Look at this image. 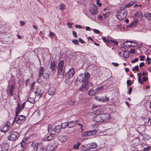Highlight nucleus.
Returning a JSON list of instances; mask_svg holds the SVG:
<instances>
[{"label": "nucleus", "instance_id": "obj_1", "mask_svg": "<svg viewBox=\"0 0 151 151\" xmlns=\"http://www.w3.org/2000/svg\"><path fill=\"white\" fill-rule=\"evenodd\" d=\"M64 62L62 60H60L58 63L57 67L58 70L57 76L59 78L63 77L65 73V66H64Z\"/></svg>", "mask_w": 151, "mask_h": 151}, {"label": "nucleus", "instance_id": "obj_2", "mask_svg": "<svg viewBox=\"0 0 151 151\" xmlns=\"http://www.w3.org/2000/svg\"><path fill=\"white\" fill-rule=\"evenodd\" d=\"M90 76V75L88 73L80 74L78 76L77 80L75 81V84H76V83L78 81L80 82H82V83L86 82L88 81Z\"/></svg>", "mask_w": 151, "mask_h": 151}, {"label": "nucleus", "instance_id": "obj_3", "mask_svg": "<svg viewBox=\"0 0 151 151\" xmlns=\"http://www.w3.org/2000/svg\"><path fill=\"white\" fill-rule=\"evenodd\" d=\"M142 17V14L141 12H139L135 14L134 16V21L128 26V27H132L135 26L137 24L138 21V19H141Z\"/></svg>", "mask_w": 151, "mask_h": 151}, {"label": "nucleus", "instance_id": "obj_4", "mask_svg": "<svg viewBox=\"0 0 151 151\" xmlns=\"http://www.w3.org/2000/svg\"><path fill=\"white\" fill-rule=\"evenodd\" d=\"M58 145V142L54 141L49 144L45 149V151H54L57 148Z\"/></svg>", "mask_w": 151, "mask_h": 151}, {"label": "nucleus", "instance_id": "obj_5", "mask_svg": "<svg viewBox=\"0 0 151 151\" xmlns=\"http://www.w3.org/2000/svg\"><path fill=\"white\" fill-rule=\"evenodd\" d=\"M127 12L126 11L121 10L117 12L116 16L118 19L120 20H123L126 17Z\"/></svg>", "mask_w": 151, "mask_h": 151}, {"label": "nucleus", "instance_id": "obj_6", "mask_svg": "<svg viewBox=\"0 0 151 151\" xmlns=\"http://www.w3.org/2000/svg\"><path fill=\"white\" fill-rule=\"evenodd\" d=\"M25 102H24L20 106V104L19 103L17 104V106L16 108V117L14 118L12 124H13L15 121L17 116L19 113L21 111L25 106Z\"/></svg>", "mask_w": 151, "mask_h": 151}, {"label": "nucleus", "instance_id": "obj_7", "mask_svg": "<svg viewBox=\"0 0 151 151\" xmlns=\"http://www.w3.org/2000/svg\"><path fill=\"white\" fill-rule=\"evenodd\" d=\"M44 71H45L44 68L42 67H41L39 71V75L38 76L39 78H40L42 77V76H43V78L45 79H47L49 77V74L48 73L45 72L43 74V72Z\"/></svg>", "mask_w": 151, "mask_h": 151}, {"label": "nucleus", "instance_id": "obj_8", "mask_svg": "<svg viewBox=\"0 0 151 151\" xmlns=\"http://www.w3.org/2000/svg\"><path fill=\"white\" fill-rule=\"evenodd\" d=\"M56 134L54 133H48L45 136L44 139L45 141H49L53 139Z\"/></svg>", "mask_w": 151, "mask_h": 151}, {"label": "nucleus", "instance_id": "obj_9", "mask_svg": "<svg viewBox=\"0 0 151 151\" xmlns=\"http://www.w3.org/2000/svg\"><path fill=\"white\" fill-rule=\"evenodd\" d=\"M19 137L18 133H13L8 137V139L9 141H13L16 140Z\"/></svg>", "mask_w": 151, "mask_h": 151}, {"label": "nucleus", "instance_id": "obj_10", "mask_svg": "<svg viewBox=\"0 0 151 151\" xmlns=\"http://www.w3.org/2000/svg\"><path fill=\"white\" fill-rule=\"evenodd\" d=\"M25 119V117L22 115H19L18 116L17 119L16 121V123L20 125L24 122Z\"/></svg>", "mask_w": 151, "mask_h": 151}, {"label": "nucleus", "instance_id": "obj_11", "mask_svg": "<svg viewBox=\"0 0 151 151\" xmlns=\"http://www.w3.org/2000/svg\"><path fill=\"white\" fill-rule=\"evenodd\" d=\"M89 11L92 15H96L97 13V7L95 4H93L89 9Z\"/></svg>", "mask_w": 151, "mask_h": 151}, {"label": "nucleus", "instance_id": "obj_12", "mask_svg": "<svg viewBox=\"0 0 151 151\" xmlns=\"http://www.w3.org/2000/svg\"><path fill=\"white\" fill-rule=\"evenodd\" d=\"M75 73V70L73 68L69 69L68 73L66 74V76L67 78H70L72 77L74 75Z\"/></svg>", "mask_w": 151, "mask_h": 151}, {"label": "nucleus", "instance_id": "obj_13", "mask_svg": "<svg viewBox=\"0 0 151 151\" xmlns=\"http://www.w3.org/2000/svg\"><path fill=\"white\" fill-rule=\"evenodd\" d=\"M10 124L9 122H7L5 124L4 126L2 129H1V132H6L9 131L10 129L9 125Z\"/></svg>", "mask_w": 151, "mask_h": 151}, {"label": "nucleus", "instance_id": "obj_14", "mask_svg": "<svg viewBox=\"0 0 151 151\" xmlns=\"http://www.w3.org/2000/svg\"><path fill=\"white\" fill-rule=\"evenodd\" d=\"M97 146L95 142H93L85 145L84 147L86 149L88 150L92 148H95Z\"/></svg>", "mask_w": 151, "mask_h": 151}, {"label": "nucleus", "instance_id": "obj_15", "mask_svg": "<svg viewBox=\"0 0 151 151\" xmlns=\"http://www.w3.org/2000/svg\"><path fill=\"white\" fill-rule=\"evenodd\" d=\"M100 114L97 115L93 119V121L97 122H103V119L101 116V113H100Z\"/></svg>", "mask_w": 151, "mask_h": 151}, {"label": "nucleus", "instance_id": "obj_16", "mask_svg": "<svg viewBox=\"0 0 151 151\" xmlns=\"http://www.w3.org/2000/svg\"><path fill=\"white\" fill-rule=\"evenodd\" d=\"M101 115L103 119V122H106L111 119V117L108 114H102L101 113Z\"/></svg>", "mask_w": 151, "mask_h": 151}, {"label": "nucleus", "instance_id": "obj_17", "mask_svg": "<svg viewBox=\"0 0 151 151\" xmlns=\"http://www.w3.org/2000/svg\"><path fill=\"white\" fill-rule=\"evenodd\" d=\"M82 84L79 88V90L83 92L87 90L88 89V86L86 82L82 83Z\"/></svg>", "mask_w": 151, "mask_h": 151}, {"label": "nucleus", "instance_id": "obj_18", "mask_svg": "<svg viewBox=\"0 0 151 151\" xmlns=\"http://www.w3.org/2000/svg\"><path fill=\"white\" fill-rule=\"evenodd\" d=\"M43 93V92L39 88H37L35 92L36 96L39 99L42 96Z\"/></svg>", "mask_w": 151, "mask_h": 151}, {"label": "nucleus", "instance_id": "obj_19", "mask_svg": "<svg viewBox=\"0 0 151 151\" xmlns=\"http://www.w3.org/2000/svg\"><path fill=\"white\" fill-rule=\"evenodd\" d=\"M55 87H50L48 89L47 93L49 95L52 96L55 94Z\"/></svg>", "mask_w": 151, "mask_h": 151}, {"label": "nucleus", "instance_id": "obj_20", "mask_svg": "<svg viewBox=\"0 0 151 151\" xmlns=\"http://www.w3.org/2000/svg\"><path fill=\"white\" fill-rule=\"evenodd\" d=\"M2 151H7L9 148V145L7 143H3L1 146Z\"/></svg>", "mask_w": 151, "mask_h": 151}, {"label": "nucleus", "instance_id": "obj_21", "mask_svg": "<svg viewBox=\"0 0 151 151\" xmlns=\"http://www.w3.org/2000/svg\"><path fill=\"white\" fill-rule=\"evenodd\" d=\"M109 101V98L106 97H102L101 98H99L98 99V101L102 102H107Z\"/></svg>", "mask_w": 151, "mask_h": 151}, {"label": "nucleus", "instance_id": "obj_22", "mask_svg": "<svg viewBox=\"0 0 151 151\" xmlns=\"http://www.w3.org/2000/svg\"><path fill=\"white\" fill-rule=\"evenodd\" d=\"M14 89V87L13 85H11L9 87V95L10 96H12L13 95V91Z\"/></svg>", "mask_w": 151, "mask_h": 151}, {"label": "nucleus", "instance_id": "obj_23", "mask_svg": "<svg viewBox=\"0 0 151 151\" xmlns=\"http://www.w3.org/2000/svg\"><path fill=\"white\" fill-rule=\"evenodd\" d=\"M44 147L42 145V143H40L37 147L36 150L37 151H43Z\"/></svg>", "mask_w": 151, "mask_h": 151}, {"label": "nucleus", "instance_id": "obj_24", "mask_svg": "<svg viewBox=\"0 0 151 151\" xmlns=\"http://www.w3.org/2000/svg\"><path fill=\"white\" fill-rule=\"evenodd\" d=\"M58 139L61 142H64L66 140L67 137L66 136L61 135L58 137Z\"/></svg>", "mask_w": 151, "mask_h": 151}, {"label": "nucleus", "instance_id": "obj_25", "mask_svg": "<svg viewBox=\"0 0 151 151\" xmlns=\"http://www.w3.org/2000/svg\"><path fill=\"white\" fill-rule=\"evenodd\" d=\"M55 62H51L50 64V69L53 72H55Z\"/></svg>", "mask_w": 151, "mask_h": 151}, {"label": "nucleus", "instance_id": "obj_26", "mask_svg": "<svg viewBox=\"0 0 151 151\" xmlns=\"http://www.w3.org/2000/svg\"><path fill=\"white\" fill-rule=\"evenodd\" d=\"M77 121H72L69 123H68V127L69 128H72L74 126L76 123H77Z\"/></svg>", "mask_w": 151, "mask_h": 151}, {"label": "nucleus", "instance_id": "obj_27", "mask_svg": "<svg viewBox=\"0 0 151 151\" xmlns=\"http://www.w3.org/2000/svg\"><path fill=\"white\" fill-rule=\"evenodd\" d=\"M30 137H27L26 136L24 138V139L22 140V142H21V147H23L24 146V144L26 143V141Z\"/></svg>", "mask_w": 151, "mask_h": 151}, {"label": "nucleus", "instance_id": "obj_28", "mask_svg": "<svg viewBox=\"0 0 151 151\" xmlns=\"http://www.w3.org/2000/svg\"><path fill=\"white\" fill-rule=\"evenodd\" d=\"M96 89L94 90H89L88 92V94L90 96H93L96 94L97 92Z\"/></svg>", "mask_w": 151, "mask_h": 151}, {"label": "nucleus", "instance_id": "obj_29", "mask_svg": "<svg viewBox=\"0 0 151 151\" xmlns=\"http://www.w3.org/2000/svg\"><path fill=\"white\" fill-rule=\"evenodd\" d=\"M92 133H82L81 135L82 137H89L95 134H92Z\"/></svg>", "mask_w": 151, "mask_h": 151}, {"label": "nucleus", "instance_id": "obj_30", "mask_svg": "<svg viewBox=\"0 0 151 151\" xmlns=\"http://www.w3.org/2000/svg\"><path fill=\"white\" fill-rule=\"evenodd\" d=\"M104 90V87L102 86H100L96 88V91L97 92V94H98L100 93L101 92Z\"/></svg>", "mask_w": 151, "mask_h": 151}, {"label": "nucleus", "instance_id": "obj_31", "mask_svg": "<svg viewBox=\"0 0 151 151\" xmlns=\"http://www.w3.org/2000/svg\"><path fill=\"white\" fill-rule=\"evenodd\" d=\"M61 129V126L60 125H57L55 127L54 131L55 132H60Z\"/></svg>", "mask_w": 151, "mask_h": 151}, {"label": "nucleus", "instance_id": "obj_32", "mask_svg": "<svg viewBox=\"0 0 151 151\" xmlns=\"http://www.w3.org/2000/svg\"><path fill=\"white\" fill-rule=\"evenodd\" d=\"M68 102L69 104L73 105L75 104L76 101L74 99H72L68 101Z\"/></svg>", "mask_w": 151, "mask_h": 151}, {"label": "nucleus", "instance_id": "obj_33", "mask_svg": "<svg viewBox=\"0 0 151 151\" xmlns=\"http://www.w3.org/2000/svg\"><path fill=\"white\" fill-rule=\"evenodd\" d=\"M59 9L61 10H63L65 9V5L63 4H60L59 5Z\"/></svg>", "mask_w": 151, "mask_h": 151}, {"label": "nucleus", "instance_id": "obj_34", "mask_svg": "<svg viewBox=\"0 0 151 151\" xmlns=\"http://www.w3.org/2000/svg\"><path fill=\"white\" fill-rule=\"evenodd\" d=\"M38 145V144L35 142H33L32 143L30 147L32 148L33 149H35V148H37V145Z\"/></svg>", "mask_w": 151, "mask_h": 151}, {"label": "nucleus", "instance_id": "obj_35", "mask_svg": "<svg viewBox=\"0 0 151 151\" xmlns=\"http://www.w3.org/2000/svg\"><path fill=\"white\" fill-rule=\"evenodd\" d=\"M68 123L67 122H64L61 125H60L61 126V128L63 129L65 128L66 127H68Z\"/></svg>", "mask_w": 151, "mask_h": 151}, {"label": "nucleus", "instance_id": "obj_36", "mask_svg": "<svg viewBox=\"0 0 151 151\" xmlns=\"http://www.w3.org/2000/svg\"><path fill=\"white\" fill-rule=\"evenodd\" d=\"M99 131V130L97 127H95L94 129L93 128V129L91 131H87L84 132H96Z\"/></svg>", "mask_w": 151, "mask_h": 151}, {"label": "nucleus", "instance_id": "obj_37", "mask_svg": "<svg viewBox=\"0 0 151 151\" xmlns=\"http://www.w3.org/2000/svg\"><path fill=\"white\" fill-rule=\"evenodd\" d=\"M145 16L147 18L151 17V13L148 12H146L145 14Z\"/></svg>", "mask_w": 151, "mask_h": 151}, {"label": "nucleus", "instance_id": "obj_38", "mask_svg": "<svg viewBox=\"0 0 151 151\" xmlns=\"http://www.w3.org/2000/svg\"><path fill=\"white\" fill-rule=\"evenodd\" d=\"M80 145V143L79 142H77V144L73 146V148L74 149H78L79 146Z\"/></svg>", "mask_w": 151, "mask_h": 151}, {"label": "nucleus", "instance_id": "obj_39", "mask_svg": "<svg viewBox=\"0 0 151 151\" xmlns=\"http://www.w3.org/2000/svg\"><path fill=\"white\" fill-rule=\"evenodd\" d=\"M53 129L52 128V126L50 124L49 125L48 127L47 130L48 132H52L53 131Z\"/></svg>", "mask_w": 151, "mask_h": 151}, {"label": "nucleus", "instance_id": "obj_40", "mask_svg": "<svg viewBox=\"0 0 151 151\" xmlns=\"http://www.w3.org/2000/svg\"><path fill=\"white\" fill-rule=\"evenodd\" d=\"M77 125L80 127V128L81 129V132L83 131V125L80 123H77Z\"/></svg>", "mask_w": 151, "mask_h": 151}, {"label": "nucleus", "instance_id": "obj_41", "mask_svg": "<svg viewBox=\"0 0 151 151\" xmlns=\"http://www.w3.org/2000/svg\"><path fill=\"white\" fill-rule=\"evenodd\" d=\"M28 101L32 103H33L35 102V100L33 98H29L27 99Z\"/></svg>", "mask_w": 151, "mask_h": 151}, {"label": "nucleus", "instance_id": "obj_42", "mask_svg": "<svg viewBox=\"0 0 151 151\" xmlns=\"http://www.w3.org/2000/svg\"><path fill=\"white\" fill-rule=\"evenodd\" d=\"M133 4V3L132 2V1L130 2H129V4H126L125 5V7L126 8L129 7L131 6Z\"/></svg>", "mask_w": 151, "mask_h": 151}, {"label": "nucleus", "instance_id": "obj_43", "mask_svg": "<svg viewBox=\"0 0 151 151\" xmlns=\"http://www.w3.org/2000/svg\"><path fill=\"white\" fill-rule=\"evenodd\" d=\"M110 41L111 42L114 43L115 45H118V42L116 41H114V40H110Z\"/></svg>", "mask_w": 151, "mask_h": 151}, {"label": "nucleus", "instance_id": "obj_44", "mask_svg": "<svg viewBox=\"0 0 151 151\" xmlns=\"http://www.w3.org/2000/svg\"><path fill=\"white\" fill-rule=\"evenodd\" d=\"M131 42V43H134V42L132 41H129L128 40L127 41H126L125 43H124V45L125 46H127V47H129L130 46V45H126V44L127 42Z\"/></svg>", "mask_w": 151, "mask_h": 151}, {"label": "nucleus", "instance_id": "obj_45", "mask_svg": "<svg viewBox=\"0 0 151 151\" xmlns=\"http://www.w3.org/2000/svg\"><path fill=\"white\" fill-rule=\"evenodd\" d=\"M132 70L133 71H135V70H139V68H138V65H136V66H135L134 67V68L132 69Z\"/></svg>", "mask_w": 151, "mask_h": 151}, {"label": "nucleus", "instance_id": "obj_46", "mask_svg": "<svg viewBox=\"0 0 151 151\" xmlns=\"http://www.w3.org/2000/svg\"><path fill=\"white\" fill-rule=\"evenodd\" d=\"M72 42L73 43L75 44V45H78V41L77 40H72Z\"/></svg>", "mask_w": 151, "mask_h": 151}, {"label": "nucleus", "instance_id": "obj_47", "mask_svg": "<svg viewBox=\"0 0 151 151\" xmlns=\"http://www.w3.org/2000/svg\"><path fill=\"white\" fill-rule=\"evenodd\" d=\"M86 83L88 85V87H91L92 86H93V84L90 82H88V81H87L86 82Z\"/></svg>", "mask_w": 151, "mask_h": 151}, {"label": "nucleus", "instance_id": "obj_48", "mask_svg": "<svg viewBox=\"0 0 151 151\" xmlns=\"http://www.w3.org/2000/svg\"><path fill=\"white\" fill-rule=\"evenodd\" d=\"M151 59L149 57H148L147 58V60L148 61V64H150L151 63Z\"/></svg>", "mask_w": 151, "mask_h": 151}, {"label": "nucleus", "instance_id": "obj_49", "mask_svg": "<svg viewBox=\"0 0 151 151\" xmlns=\"http://www.w3.org/2000/svg\"><path fill=\"white\" fill-rule=\"evenodd\" d=\"M127 85L129 86L131 85L132 84L130 80H127Z\"/></svg>", "mask_w": 151, "mask_h": 151}, {"label": "nucleus", "instance_id": "obj_50", "mask_svg": "<svg viewBox=\"0 0 151 151\" xmlns=\"http://www.w3.org/2000/svg\"><path fill=\"white\" fill-rule=\"evenodd\" d=\"M135 50L134 49H131L129 51V52L131 54H134Z\"/></svg>", "mask_w": 151, "mask_h": 151}, {"label": "nucleus", "instance_id": "obj_51", "mask_svg": "<svg viewBox=\"0 0 151 151\" xmlns=\"http://www.w3.org/2000/svg\"><path fill=\"white\" fill-rule=\"evenodd\" d=\"M138 60V58H136L134 60H132L131 61V63H134L135 62H137Z\"/></svg>", "mask_w": 151, "mask_h": 151}, {"label": "nucleus", "instance_id": "obj_52", "mask_svg": "<svg viewBox=\"0 0 151 151\" xmlns=\"http://www.w3.org/2000/svg\"><path fill=\"white\" fill-rule=\"evenodd\" d=\"M99 0H96V4L98 5L99 7H100L101 6L102 4L99 3Z\"/></svg>", "mask_w": 151, "mask_h": 151}, {"label": "nucleus", "instance_id": "obj_53", "mask_svg": "<svg viewBox=\"0 0 151 151\" xmlns=\"http://www.w3.org/2000/svg\"><path fill=\"white\" fill-rule=\"evenodd\" d=\"M138 81L139 83H140L141 85H142L143 83V82L142 81L141 78H138Z\"/></svg>", "mask_w": 151, "mask_h": 151}, {"label": "nucleus", "instance_id": "obj_54", "mask_svg": "<svg viewBox=\"0 0 151 151\" xmlns=\"http://www.w3.org/2000/svg\"><path fill=\"white\" fill-rule=\"evenodd\" d=\"M145 65V63L143 62L141 63H140L139 66L140 68H141Z\"/></svg>", "mask_w": 151, "mask_h": 151}, {"label": "nucleus", "instance_id": "obj_55", "mask_svg": "<svg viewBox=\"0 0 151 151\" xmlns=\"http://www.w3.org/2000/svg\"><path fill=\"white\" fill-rule=\"evenodd\" d=\"M109 13H108L107 12L105 13H104L103 14V16L105 17V18H106L108 15H109Z\"/></svg>", "mask_w": 151, "mask_h": 151}, {"label": "nucleus", "instance_id": "obj_56", "mask_svg": "<svg viewBox=\"0 0 151 151\" xmlns=\"http://www.w3.org/2000/svg\"><path fill=\"white\" fill-rule=\"evenodd\" d=\"M93 32L96 34H99V30L97 29H94Z\"/></svg>", "mask_w": 151, "mask_h": 151}, {"label": "nucleus", "instance_id": "obj_57", "mask_svg": "<svg viewBox=\"0 0 151 151\" xmlns=\"http://www.w3.org/2000/svg\"><path fill=\"white\" fill-rule=\"evenodd\" d=\"M20 23L21 24V26H22L24 25L25 24V23L23 21H20Z\"/></svg>", "mask_w": 151, "mask_h": 151}, {"label": "nucleus", "instance_id": "obj_58", "mask_svg": "<svg viewBox=\"0 0 151 151\" xmlns=\"http://www.w3.org/2000/svg\"><path fill=\"white\" fill-rule=\"evenodd\" d=\"M73 34L74 37H77V36L76 33V32L75 31H73Z\"/></svg>", "mask_w": 151, "mask_h": 151}, {"label": "nucleus", "instance_id": "obj_59", "mask_svg": "<svg viewBox=\"0 0 151 151\" xmlns=\"http://www.w3.org/2000/svg\"><path fill=\"white\" fill-rule=\"evenodd\" d=\"M147 79V78L146 77H143L142 78V81L143 82H145Z\"/></svg>", "mask_w": 151, "mask_h": 151}, {"label": "nucleus", "instance_id": "obj_60", "mask_svg": "<svg viewBox=\"0 0 151 151\" xmlns=\"http://www.w3.org/2000/svg\"><path fill=\"white\" fill-rule=\"evenodd\" d=\"M79 41L82 44H84L85 43V42L81 38L79 39Z\"/></svg>", "mask_w": 151, "mask_h": 151}, {"label": "nucleus", "instance_id": "obj_61", "mask_svg": "<svg viewBox=\"0 0 151 151\" xmlns=\"http://www.w3.org/2000/svg\"><path fill=\"white\" fill-rule=\"evenodd\" d=\"M102 39L103 40L104 42H105L106 41L108 40L106 39V38L105 37H103L102 38Z\"/></svg>", "mask_w": 151, "mask_h": 151}, {"label": "nucleus", "instance_id": "obj_62", "mask_svg": "<svg viewBox=\"0 0 151 151\" xmlns=\"http://www.w3.org/2000/svg\"><path fill=\"white\" fill-rule=\"evenodd\" d=\"M50 37H52L53 35H55L54 33L52 32H50Z\"/></svg>", "mask_w": 151, "mask_h": 151}, {"label": "nucleus", "instance_id": "obj_63", "mask_svg": "<svg viewBox=\"0 0 151 151\" xmlns=\"http://www.w3.org/2000/svg\"><path fill=\"white\" fill-rule=\"evenodd\" d=\"M132 91V88L131 87H130L129 88V89L128 90V93L129 94H130L131 92Z\"/></svg>", "mask_w": 151, "mask_h": 151}, {"label": "nucleus", "instance_id": "obj_64", "mask_svg": "<svg viewBox=\"0 0 151 151\" xmlns=\"http://www.w3.org/2000/svg\"><path fill=\"white\" fill-rule=\"evenodd\" d=\"M140 58V61L144 60V57L143 56H139Z\"/></svg>", "mask_w": 151, "mask_h": 151}]
</instances>
